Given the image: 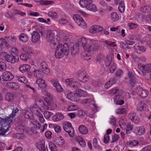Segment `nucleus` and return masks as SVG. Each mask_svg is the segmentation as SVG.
Listing matches in <instances>:
<instances>
[{
	"instance_id": "obj_63",
	"label": "nucleus",
	"mask_w": 151,
	"mask_h": 151,
	"mask_svg": "<svg viewBox=\"0 0 151 151\" xmlns=\"http://www.w3.org/2000/svg\"><path fill=\"white\" fill-rule=\"evenodd\" d=\"M91 101V99H85L81 101V103L85 104H88L90 103Z\"/></svg>"
},
{
	"instance_id": "obj_28",
	"label": "nucleus",
	"mask_w": 151,
	"mask_h": 151,
	"mask_svg": "<svg viewBox=\"0 0 151 151\" xmlns=\"http://www.w3.org/2000/svg\"><path fill=\"white\" fill-rule=\"evenodd\" d=\"M29 110H30V109L28 110L27 109H25L22 110L23 114L24 117L26 119H31V117L32 115V113L30 112Z\"/></svg>"
},
{
	"instance_id": "obj_39",
	"label": "nucleus",
	"mask_w": 151,
	"mask_h": 151,
	"mask_svg": "<svg viewBox=\"0 0 151 151\" xmlns=\"http://www.w3.org/2000/svg\"><path fill=\"white\" fill-rule=\"evenodd\" d=\"M5 99L7 101H12L14 100L13 95L10 93H7L5 96Z\"/></svg>"
},
{
	"instance_id": "obj_48",
	"label": "nucleus",
	"mask_w": 151,
	"mask_h": 151,
	"mask_svg": "<svg viewBox=\"0 0 151 151\" xmlns=\"http://www.w3.org/2000/svg\"><path fill=\"white\" fill-rule=\"evenodd\" d=\"M32 123L33 125L36 126L37 129H39L41 127V125L40 124L37 120H33V121H32Z\"/></svg>"
},
{
	"instance_id": "obj_47",
	"label": "nucleus",
	"mask_w": 151,
	"mask_h": 151,
	"mask_svg": "<svg viewBox=\"0 0 151 151\" xmlns=\"http://www.w3.org/2000/svg\"><path fill=\"white\" fill-rule=\"evenodd\" d=\"M112 62V58L110 56H107L106 59L105 60V65L107 67L109 66Z\"/></svg>"
},
{
	"instance_id": "obj_3",
	"label": "nucleus",
	"mask_w": 151,
	"mask_h": 151,
	"mask_svg": "<svg viewBox=\"0 0 151 151\" xmlns=\"http://www.w3.org/2000/svg\"><path fill=\"white\" fill-rule=\"evenodd\" d=\"M36 104L33 105L30 107V111L33 112V109H36L37 106L39 108L40 110L38 109V111H41L43 110V109L45 108V106H46L44 104V102L42 99H35Z\"/></svg>"
},
{
	"instance_id": "obj_50",
	"label": "nucleus",
	"mask_w": 151,
	"mask_h": 151,
	"mask_svg": "<svg viewBox=\"0 0 151 151\" xmlns=\"http://www.w3.org/2000/svg\"><path fill=\"white\" fill-rule=\"evenodd\" d=\"M28 55L26 53H22L20 56V58L24 61H27L28 59Z\"/></svg>"
},
{
	"instance_id": "obj_37",
	"label": "nucleus",
	"mask_w": 151,
	"mask_h": 151,
	"mask_svg": "<svg viewBox=\"0 0 151 151\" xmlns=\"http://www.w3.org/2000/svg\"><path fill=\"white\" fill-rule=\"evenodd\" d=\"M137 131L136 133L138 135H141L143 134L145 132V129L143 127H137L136 128Z\"/></svg>"
},
{
	"instance_id": "obj_41",
	"label": "nucleus",
	"mask_w": 151,
	"mask_h": 151,
	"mask_svg": "<svg viewBox=\"0 0 151 151\" xmlns=\"http://www.w3.org/2000/svg\"><path fill=\"white\" fill-rule=\"evenodd\" d=\"M111 17L112 20L114 22L117 21L119 17L116 13L115 12H112L111 14Z\"/></svg>"
},
{
	"instance_id": "obj_61",
	"label": "nucleus",
	"mask_w": 151,
	"mask_h": 151,
	"mask_svg": "<svg viewBox=\"0 0 151 151\" xmlns=\"http://www.w3.org/2000/svg\"><path fill=\"white\" fill-rule=\"evenodd\" d=\"M105 42L111 47H116V45L115 42H113L111 41H105Z\"/></svg>"
},
{
	"instance_id": "obj_57",
	"label": "nucleus",
	"mask_w": 151,
	"mask_h": 151,
	"mask_svg": "<svg viewBox=\"0 0 151 151\" xmlns=\"http://www.w3.org/2000/svg\"><path fill=\"white\" fill-rule=\"evenodd\" d=\"M78 109V106L75 105H71L68 107V109L69 111H74Z\"/></svg>"
},
{
	"instance_id": "obj_24",
	"label": "nucleus",
	"mask_w": 151,
	"mask_h": 151,
	"mask_svg": "<svg viewBox=\"0 0 151 151\" xmlns=\"http://www.w3.org/2000/svg\"><path fill=\"white\" fill-rule=\"evenodd\" d=\"M64 118L63 114L62 113H58L52 117V119L55 122H57L63 119Z\"/></svg>"
},
{
	"instance_id": "obj_44",
	"label": "nucleus",
	"mask_w": 151,
	"mask_h": 151,
	"mask_svg": "<svg viewBox=\"0 0 151 151\" xmlns=\"http://www.w3.org/2000/svg\"><path fill=\"white\" fill-rule=\"evenodd\" d=\"M86 9L88 10L93 12H96L97 10V9L95 5L93 4L92 3L90 5H89L88 6H87Z\"/></svg>"
},
{
	"instance_id": "obj_60",
	"label": "nucleus",
	"mask_w": 151,
	"mask_h": 151,
	"mask_svg": "<svg viewBox=\"0 0 151 151\" xmlns=\"http://www.w3.org/2000/svg\"><path fill=\"white\" fill-rule=\"evenodd\" d=\"M122 70L118 69L115 73V76L116 77H120L122 75Z\"/></svg>"
},
{
	"instance_id": "obj_4",
	"label": "nucleus",
	"mask_w": 151,
	"mask_h": 151,
	"mask_svg": "<svg viewBox=\"0 0 151 151\" xmlns=\"http://www.w3.org/2000/svg\"><path fill=\"white\" fill-rule=\"evenodd\" d=\"M64 130L68 133L70 137H73L74 136V131L71 123L68 122H65L63 126Z\"/></svg>"
},
{
	"instance_id": "obj_20",
	"label": "nucleus",
	"mask_w": 151,
	"mask_h": 151,
	"mask_svg": "<svg viewBox=\"0 0 151 151\" xmlns=\"http://www.w3.org/2000/svg\"><path fill=\"white\" fill-rule=\"evenodd\" d=\"M5 58L8 62L13 63H14L17 60V59L15 56L8 54H6L5 55Z\"/></svg>"
},
{
	"instance_id": "obj_54",
	"label": "nucleus",
	"mask_w": 151,
	"mask_h": 151,
	"mask_svg": "<svg viewBox=\"0 0 151 151\" xmlns=\"http://www.w3.org/2000/svg\"><path fill=\"white\" fill-rule=\"evenodd\" d=\"M5 38L6 40L9 43H12L15 42V40L14 37H5Z\"/></svg>"
},
{
	"instance_id": "obj_21",
	"label": "nucleus",
	"mask_w": 151,
	"mask_h": 151,
	"mask_svg": "<svg viewBox=\"0 0 151 151\" xmlns=\"http://www.w3.org/2000/svg\"><path fill=\"white\" fill-rule=\"evenodd\" d=\"M137 93L142 98H144L147 96L148 92L146 90H143L142 88H139L137 92Z\"/></svg>"
},
{
	"instance_id": "obj_32",
	"label": "nucleus",
	"mask_w": 151,
	"mask_h": 151,
	"mask_svg": "<svg viewBox=\"0 0 151 151\" xmlns=\"http://www.w3.org/2000/svg\"><path fill=\"white\" fill-rule=\"evenodd\" d=\"M44 97L45 101L47 104L49 103L52 100L51 95L49 93H46Z\"/></svg>"
},
{
	"instance_id": "obj_6",
	"label": "nucleus",
	"mask_w": 151,
	"mask_h": 151,
	"mask_svg": "<svg viewBox=\"0 0 151 151\" xmlns=\"http://www.w3.org/2000/svg\"><path fill=\"white\" fill-rule=\"evenodd\" d=\"M17 14L24 15L25 14V13L16 9H14L13 10L12 13H11V12H8L6 14V16L7 18L14 20V16Z\"/></svg>"
},
{
	"instance_id": "obj_36",
	"label": "nucleus",
	"mask_w": 151,
	"mask_h": 151,
	"mask_svg": "<svg viewBox=\"0 0 151 151\" xmlns=\"http://www.w3.org/2000/svg\"><path fill=\"white\" fill-rule=\"evenodd\" d=\"M19 39L21 41L26 42L28 40L29 37L26 34L24 33H22L19 36Z\"/></svg>"
},
{
	"instance_id": "obj_31",
	"label": "nucleus",
	"mask_w": 151,
	"mask_h": 151,
	"mask_svg": "<svg viewBox=\"0 0 151 151\" xmlns=\"http://www.w3.org/2000/svg\"><path fill=\"white\" fill-rule=\"evenodd\" d=\"M140 10L145 13L151 12V6H145L142 7L140 8Z\"/></svg>"
},
{
	"instance_id": "obj_56",
	"label": "nucleus",
	"mask_w": 151,
	"mask_h": 151,
	"mask_svg": "<svg viewBox=\"0 0 151 151\" xmlns=\"http://www.w3.org/2000/svg\"><path fill=\"white\" fill-rule=\"evenodd\" d=\"M44 116L46 119L50 118V116L52 115V113L49 111H45L44 113Z\"/></svg>"
},
{
	"instance_id": "obj_8",
	"label": "nucleus",
	"mask_w": 151,
	"mask_h": 151,
	"mask_svg": "<svg viewBox=\"0 0 151 151\" xmlns=\"http://www.w3.org/2000/svg\"><path fill=\"white\" fill-rule=\"evenodd\" d=\"M40 35L39 32L36 31L32 32L31 34V41L34 43L38 42L40 39Z\"/></svg>"
},
{
	"instance_id": "obj_9",
	"label": "nucleus",
	"mask_w": 151,
	"mask_h": 151,
	"mask_svg": "<svg viewBox=\"0 0 151 151\" xmlns=\"http://www.w3.org/2000/svg\"><path fill=\"white\" fill-rule=\"evenodd\" d=\"M36 109L35 108L33 109V112L34 114L37 116L39 118V120L41 123H43L45 122V120L43 118V115L41 113V111H38V109L40 110L39 108L37 106Z\"/></svg>"
},
{
	"instance_id": "obj_25",
	"label": "nucleus",
	"mask_w": 151,
	"mask_h": 151,
	"mask_svg": "<svg viewBox=\"0 0 151 151\" xmlns=\"http://www.w3.org/2000/svg\"><path fill=\"white\" fill-rule=\"evenodd\" d=\"M66 97L68 99L72 101H78V99L76 96L75 94H73L71 92H69L66 94Z\"/></svg>"
},
{
	"instance_id": "obj_17",
	"label": "nucleus",
	"mask_w": 151,
	"mask_h": 151,
	"mask_svg": "<svg viewBox=\"0 0 151 151\" xmlns=\"http://www.w3.org/2000/svg\"><path fill=\"white\" fill-rule=\"evenodd\" d=\"M128 117L129 119L133 121L134 123L137 124L139 122V119L137 115L134 113L129 114Z\"/></svg>"
},
{
	"instance_id": "obj_30",
	"label": "nucleus",
	"mask_w": 151,
	"mask_h": 151,
	"mask_svg": "<svg viewBox=\"0 0 151 151\" xmlns=\"http://www.w3.org/2000/svg\"><path fill=\"white\" fill-rule=\"evenodd\" d=\"M79 132L83 134H85L88 132V129L86 127L83 125H80L78 127Z\"/></svg>"
},
{
	"instance_id": "obj_34",
	"label": "nucleus",
	"mask_w": 151,
	"mask_h": 151,
	"mask_svg": "<svg viewBox=\"0 0 151 151\" xmlns=\"http://www.w3.org/2000/svg\"><path fill=\"white\" fill-rule=\"evenodd\" d=\"M55 142L56 145L59 146H61L64 143L65 141L63 138L60 137L56 138Z\"/></svg>"
},
{
	"instance_id": "obj_12",
	"label": "nucleus",
	"mask_w": 151,
	"mask_h": 151,
	"mask_svg": "<svg viewBox=\"0 0 151 151\" xmlns=\"http://www.w3.org/2000/svg\"><path fill=\"white\" fill-rule=\"evenodd\" d=\"M77 77L79 80L83 82H85L88 80V77L85 71L78 74Z\"/></svg>"
},
{
	"instance_id": "obj_52",
	"label": "nucleus",
	"mask_w": 151,
	"mask_h": 151,
	"mask_svg": "<svg viewBox=\"0 0 151 151\" xmlns=\"http://www.w3.org/2000/svg\"><path fill=\"white\" fill-rule=\"evenodd\" d=\"M23 51H24L25 53L29 55L30 53H32V51L30 48L28 47H25L23 48Z\"/></svg>"
},
{
	"instance_id": "obj_19",
	"label": "nucleus",
	"mask_w": 151,
	"mask_h": 151,
	"mask_svg": "<svg viewBox=\"0 0 151 151\" xmlns=\"http://www.w3.org/2000/svg\"><path fill=\"white\" fill-rule=\"evenodd\" d=\"M37 148L40 151H48L47 148H45V142L44 141H40L36 143Z\"/></svg>"
},
{
	"instance_id": "obj_27",
	"label": "nucleus",
	"mask_w": 151,
	"mask_h": 151,
	"mask_svg": "<svg viewBox=\"0 0 151 151\" xmlns=\"http://www.w3.org/2000/svg\"><path fill=\"white\" fill-rule=\"evenodd\" d=\"M19 69L22 73H24L26 71H29L30 69V66L29 65L24 64L20 66Z\"/></svg>"
},
{
	"instance_id": "obj_51",
	"label": "nucleus",
	"mask_w": 151,
	"mask_h": 151,
	"mask_svg": "<svg viewBox=\"0 0 151 151\" xmlns=\"http://www.w3.org/2000/svg\"><path fill=\"white\" fill-rule=\"evenodd\" d=\"M116 65L115 63H112L109 68L110 72L111 73H113L116 70Z\"/></svg>"
},
{
	"instance_id": "obj_53",
	"label": "nucleus",
	"mask_w": 151,
	"mask_h": 151,
	"mask_svg": "<svg viewBox=\"0 0 151 151\" xmlns=\"http://www.w3.org/2000/svg\"><path fill=\"white\" fill-rule=\"evenodd\" d=\"M126 111V109L124 108L119 109L116 110V113L117 114H124Z\"/></svg>"
},
{
	"instance_id": "obj_46",
	"label": "nucleus",
	"mask_w": 151,
	"mask_h": 151,
	"mask_svg": "<svg viewBox=\"0 0 151 151\" xmlns=\"http://www.w3.org/2000/svg\"><path fill=\"white\" fill-rule=\"evenodd\" d=\"M17 79L20 82L23 83H27L28 82L27 80L24 77L17 76Z\"/></svg>"
},
{
	"instance_id": "obj_62",
	"label": "nucleus",
	"mask_w": 151,
	"mask_h": 151,
	"mask_svg": "<svg viewBox=\"0 0 151 151\" xmlns=\"http://www.w3.org/2000/svg\"><path fill=\"white\" fill-rule=\"evenodd\" d=\"M119 137L117 134H115L112 136V140L111 143H112L114 142L117 141L119 139Z\"/></svg>"
},
{
	"instance_id": "obj_23",
	"label": "nucleus",
	"mask_w": 151,
	"mask_h": 151,
	"mask_svg": "<svg viewBox=\"0 0 151 151\" xmlns=\"http://www.w3.org/2000/svg\"><path fill=\"white\" fill-rule=\"evenodd\" d=\"M39 80L36 81V83L38 85L39 87L41 88L43 92L46 91L47 89V87L46 84L45 83V81H42V83H39Z\"/></svg>"
},
{
	"instance_id": "obj_55",
	"label": "nucleus",
	"mask_w": 151,
	"mask_h": 151,
	"mask_svg": "<svg viewBox=\"0 0 151 151\" xmlns=\"http://www.w3.org/2000/svg\"><path fill=\"white\" fill-rule=\"evenodd\" d=\"M6 68V64L3 62H0V71L4 70Z\"/></svg>"
},
{
	"instance_id": "obj_7",
	"label": "nucleus",
	"mask_w": 151,
	"mask_h": 151,
	"mask_svg": "<svg viewBox=\"0 0 151 151\" xmlns=\"http://www.w3.org/2000/svg\"><path fill=\"white\" fill-rule=\"evenodd\" d=\"M140 70L143 76H145L147 73L151 72V64H146L139 66Z\"/></svg>"
},
{
	"instance_id": "obj_1",
	"label": "nucleus",
	"mask_w": 151,
	"mask_h": 151,
	"mask_svg": "<svg viewBox=\"0 0 151 151\" xmlns=\"http://www.w3.org/2000/svg\"><path fill=\"white\" fill-rule=\"evenodd\" d=\"M80 42L82 44V46L84 50L88 52L91 51L92 49L93 51H96L99 47L97 41L95 40H89L82 37Z\"/></svg>"
},
{
	"instance_id": "obj_22",
	"label": "nucleus",
	"mask_w": 151,
	"mask_h": 151,
	"mask_svg": "<svg viewBox=\"0 0 151 151\" xmlns=\"http://www.w3.org/2000/svg\"><path fill=\"white\" fill-rule=\"evenodd\" d=\"M92 2V0H80L79 4L81 7L86 8L87 6H88Z\"/></svg>"
},
{
	"instance_id": "obj_5",
	"label": "nucleus",
	"mask_w": 151,
	"mask_h": 151,
	"mask_svg": "<svg viewBox=\"0 0 151 151\" xmlns=\"http://www.w3.org/2000/svg\"><path fill=\"white\" fill-rule=\"evenodd\" d=\"M11 108L12 110V112L10 115L7 117L6 119L4 120L5 121H8L11 124L12 122L13 119L14 117H15L16 115V114H17L19 111V109H18L16 105H14L11 106Z\"/></svg>"
},
{
	"instance_id": "obj_29",
	"label": "nucleus",
	"mask_w": 151,
	"mask_h": 151,
	"mask_svg": "<svg viewBox=\"0 0 151 151\" xmlns=\"http://www.w3.org/2000/svg\"><path fill=\"white\" fill-rule=\"evenodd\" d=\"M85 92L83 91L82 90L77 89L76 91V97L78 99V101L80 100L79 97L84 96L85 95Z\"/></svg>"
},
{
	"instance_id": "obj_58",
	"label": "nucleus",
	"mask_w": 151,
	"mask_h": 151,
	"mask_svg": "<svg viewBox=\"0 0 151 151\" xmlns=\"http://www.w3.org/2000/svg\"><path fill=\"white\" fill-rule=\"evenodd\" d=\"M139 144V142L137 140H133L130 141L129 142V145L131 146H135Z\"/></svg>"
},
{
	"instance_id": "obj_18",
	"label": "nucleus",
	"mask_w": 151,
	"mask_h": 151,
	"mask_svg": "<svg viewBox=\"0 0 151 151\" xmlns=\"http://www.w3.org/2000/svg\"><path fill=\"white\" fill-rule=\"evenodd\" d=\"M9 125L7 124H5L3 123L2 126H1L0 129V135H4L9 129Z\"/></svg>"
},
{
	"instance_id": "obj_15",
	"label": "nucleus",
	"mask_w": 151,
	"mask_h": 151,
	"mask_svg": "<svg viewBox=\"0 0 151 151\" xmlns=\"http://www.w3.org/2000/svg\"><path fill=\"white\" fill-rule=\"evenodd\" d=\"M40 68H41V70H42V72L44 74L48 75L49 73L50 70L48 68V65L45 62H42L41 63Z\"/></svg>"
},
{
	"instance_id": "obj_49",
	"label": "nucleus",
	"mask_w": 151,
	"mask_h": 151,
	"mask_svg": "<svg viewBox=\"0 0 151 151\" xmlns=\"http://www.w3.org/2000/svg\"><path fill=\"white\" fill-rule=\"evenodd\" d=\"M7 41L3 38H1L0 39V42H1V44L0 45V46L2 47L3 45H4L7 47H8L9 44L8 43Z\"/></svg>"
},
{
	"instance_id": "obj_16",
	"label": "nucleus",
	"mask_w": 151,
	"mask_h": 151,
	"mask_svg": "<svg viewBox=\"0 0 151 151\" xmlns=\"http://www.w3.org/2000/svg\"><path fill=\"white\" fill-rule=\"evenodd\" d=\"M103 30V28L98 25L92 26L90 29L89 32L91 33L95 34L98 32H100Z\"/></svg>"
},
{
	"instance_id": "obj_40",
	"label": "nucleus",
	"mask_w": 151,
	"mask_h": 151,
	"mask_svg": "<svg viewBox=\"0 0 151 151\" xmlns=\"http://www.w3.org/2000/svg\"><path fill=\"white\" fill-rule=\"evenodd\" d=\"M36 2H40L41 4L44 5H47L52 4L53 3V1H48L44 0H34Z\"/></svg>"
},
{
	"instance_id": "obj_35",
	"label": "nucleus",
	"mask_w": 151,
	"mask_h": 151,
	"mask_svg": "<svg viewBox=\"0 0 151 151\" xmlns=\"http://www.w3.org/2000/svg\"><path fill=\"white\" fill-rule=\"evenodd\" d=\"M145 106V104L143 102H139L137 105V109L138 111H142L144 110Z\"/></svg>"
},
{
	"instance_id": "obj_42",
	"label": "nucleus",
	"mask_w": 151,
	"mask_h": 151,
	"mask_svg": "<svg viewBox=\"0 0 151 151\" xmlns=\"http://www.w3.org/2000/svg\"><path fill=\"white\" fill-rule=\"evenodd\" d=\"M6 85L8 86L15 89H17L19 87L17 83L14 82H9L6 83Z\"/></svg>"
},
{
	"instance_id": "obj_13",
	"label": "nucleus",
	"mask_w": 151,
	"mask_h": 151,
	"mask_svg": "<svg viewBox=\"0 0 151 151\" xmlns=\"http://www.w3.org/2000/svg\"><path fill=\"white\" fill-rule=\"evenodd\" d=\"M81 41V38L79 39L77 42H76L74 44L73 47L71 48V53L73 55H74L76 54L77 52L78 49L79 47V46H82V44L80 43V41Z\"/></svg>"
},
{
	"instance_id": "obj_26",
	"label": "nucleus",
	"mask_w": 151,
	"mask_h": 151,
	"mask_svg": "<svg viewBox=\"0 0 151 151\" xmlns=\"http://www.w3.org/2000/svg\"><path fill=\"white\" fill-rule=\"evenodd\" d=\"M48 106H45V108L43 109L44 110H46L49 109L50 110H54L56 109L57 105L53 103H51L50 102L49 103H47Z\"/></svg>"
},
{
	"instance_id": "obj_14",
	"label": "nucleus",
	"mask_w": 151,
	"mask_h": 151,
	"mask_svg": "<svg viewBox=\"0 0 151 151\" xmlns=\"http://www.w3.org/2000/svg\"><path fill=\"white\" fill-rule=\"evenodd\" d=\"M53 86L56 88L57 91L58 92H61L63 89L61 86L59 84L57 79L53 80L51 81Z\"/></svg>"
},
{
	"instance_id": "obj_59",
	"label": "nucleus",
	"mask_w": 151,
	"mask_h": 151,
	"mask_svg": "<svg viewBox=\"0 0 151 151\" xmlns=\"http://www.w3.org/2000/svg\"><path fill=\"white\" fill-rule=\"evenodd\" d=\"M121 96L118 95L115 96L114 98V101L115 103H118V101L122 99Z\"/></svg>"
},
{
	"instance_id": "obj_33",
	"label": "nucleus",
	"mask_w": 151,
	"mask_h": 151,
	"mask_svg": "<svg viewBox=\"0 0 151 151\" xmlns=\"http://www.w3.org/2000/svg\"><path fill=\"white\" fill-rule=\"evenodd\" d=\"M76 141L78 142L79 145L82 147H84L86 143L84 139L81 137L78 136L76 137Z\"/></svg>"
},
{
	"instance_id": "obj_11",
	"label": "nucleus",
	"mask_w": 151,
	"mask_h": 151,
	"mask_svg": "<svg viewBox=\"0 0 151 151\" xmlns=\"http://www.w3.org/2000/svg\"><path fill=\"white\" fill-rule=\"evenodd\" d=\"M2 76L4 81H10L14 78V75L11 72L9 71H6L4 72Z\"/></svg>"
},
{
	"instance_id": "obj_2",
	"label": "nucleus",
	"mask_w": 151,
	"mask_h": 151,
	"mask_svg": "<svg viewBox=\"0 0 151 151\" xmlns=\"http://www.w3.org/2000/svg\"><path fill=\"white\" fill-rule=\"evenodd\" d=\"M69 52V48L68 44L65 43L64 44H59L56 47L55 51V57L57 58H61L64 55H67Z\"/></svg>"
},
{
	"instance_id": "obj_45",
	"label": "nucleus",
	"mask_w": 151,
	"mask_h": 151,
	"mask_svg": "<svg viewBox=\"0 0 151 151\" xmlns=\"http://www.w3.org/2000/svg\"><path fill=\"white\" fill-rule=\"evenodd\" d=\"M49 148L51 151H57V148L55 145L52 142L49 143Z\"/></svg>"
},
{
	"instance_id": "obj_43",
	"label": "nucleus",
	"mask_w": 151,
	"mask_h": 151,
	"mask_svg": "<svg viewBox=\"0 0 151 151\" xmlns=\"http://www.w3.org/2000/svg\"><path fill=\"white\" fill-rule=\"evenodd\" d=\"M124 2L123 1H121L119 6V10L121 12L123 13L124 11Z\"/></svg>"
},
{
	"instance_id": "obj_64",
	"label": "nucleus",
	"mask_w": 151,
	"mask_h": 151,
	"mask_svg": "<svg viewBox=\"0 0 151 151\" xmlns=\"http://www.w3.org/2000/svg\"><path fill=\"white\" fill-rule=\"evenodd\" d=\"M140 151H151V145H149L145 147Z\"/></svg>"
},
{
	"instance_id": "obj_10",
	"label": "nucleus",
	"mask_w": 151,
	"mask_h": 151,
	"mask_svg": "<svg viewBox=\"0 0 151 151\" xmlns=\"http://www.w3.org/2000/svg\"><path fill=\"white\" fill-rule=\"evenodd\" d=\"M67 83V86L70 87L72 88H78L80 86V84L76 81H73L72 79L70 78L67 79L65 80Z\"/></svg>"
},
{
	"instance_id": "obj_38",
	"label": "nucleus",
	"mask_w": 151,
	"mask_h": 151,
	"mask_svg": "<svg viewBox=\"0 0 151 151\" xmlns=\"http://www.w3.org/2000/svg\"><path fill=\"white\" fill-rule=\"evenodd\" d=\"M42 70H41V68H39V69L35 70L33 71L34 74L36 78L40 77L41 76L42 72Z\"/></svg>"
}]
</instances>
